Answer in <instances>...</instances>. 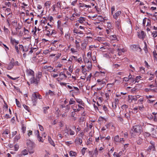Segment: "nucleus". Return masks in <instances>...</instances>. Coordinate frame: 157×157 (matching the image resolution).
<instances>
[{"label": "nucleus", "instance_id": "nucleus-1", "mask_svg": "<svg viewBox=\"0 0 157 157\" xmlns=\"http://www.w3.org/2000/svg\"><path fill=\"white\" fill-rule=\"evenodd\" d=\"M133 129L135 132L140 133L142 131V127L140 125H137L133 127Z\"/></svg>", "mask_w": 157, "mask_h": 157}, {"label": "nucleus", "instance_id": "nucleus-2", "mask_svg": "<svg viewBox=\"0 0 157 157\" xmlns=\"http://www.w3.org/2000/svg\"><path fill=\"white\" fill-rule=\"evenodd\" d=\"M29 77V81L31 84H34L36 85H38L39 82V80L37 79V77L35 78L34 76Z\"/></svg>", "mask_w": 157, "mask_h": 157}, {"label": "nucleus", "instance_id": "nucleus-3", "mask_svg": "<svg viewBox=\"0 0 157 157\" xmlns=\"http://www.w3.org/2000/svg\"><path fill=\"white\" fill-rule=\"evenodd\" d=\"M11 43L13 44L15 46V48L17 52L18 53H19V49L18 47L17 46V45L19 43V41L18 40H16L15 39H11Z\"/></svg>", "mask_w": 157, "mask_h": 157}, {"label": "nucleus", "instance_id": "nucleus-4", "mask_svg": "<svg viewBox=\"0 0 157 157\" xmlns=\"http://www.w3.org/2000/svg\"><path fill=\"white\" fill-rule=\"evenodd\" d=\"M26 73L27 75V77L29 79V77H33L34 76V71L31 69H27L26 70Z\"/></svg>", "mask_w": 157, "mask_h": 157}, {"label": "nucleus", "instance_id": "nucleus-5", "mask_svg": "<svg viewBox=\"0 0 157 157\" xmlns=\"http://www.w3.org/2000/svg\"><path fill=\"white\" fill-rule=\"evenodd\" d=\"M37 95L35 93H33L32 95V101L33 103V105H36V101L37 100Z\"/></svg>", "mask_w": 157, "mask_h": 157}, {"label": "nucleus", "instance_id": "nucleus-6", "mask_svg": "<svg viewBox=\"0 0 157 157\" xmlns=\"http://www.w3.org/2000/svg\"><path fill=\"white\" fill-rule=\"evenodd\" d=\"M27 148L29 147H34L35 144L34 143L30 140H28L26 142Z\"/></svg>", "mask_w": 157, "mask_h": 157}, {"label": "nucleus", "instance_id": "nucleus-7", "mask_svg": "<svg viewBox=\"0 0 157 157\" xmlns=\"http://www.w3.org/2000/svg\"><path fill=\"white\" fill-rule=\"evenodd\" d=\"M49 95L51 96H54L55 95L54 92L53 91H52L50 90H48V92H47L46 94V97H48V95Z\"/></svg>", "mask_w": 157, "mask_h": 157}, {"label": "nucleus", "instance_id": "nucleus-8", "mask_svg": "<svg viewBox=\"0 0 157 157\" xmlns=\"http://www.w3.org/2000/svg\"><path fill=\"white\" fill-rule=\"evenodd\" d=\"M130 47L132 50L135 51H137L138 50V49H140V51L141 50L139 46H137L136 45H132Z\"/></svg>", "mask_w": 157, "mask_h": 157}, {"label": "nucleus", "instance_id": "nucleus-9", "mask_svg": "<svg viewBox=\"0 0 157 157\" xmlns=\"http://www.w3.org/2000/svg\"><path fill=\"white\" fill-rule=\"evenodd\" d=\"M138 37L141 39H144L145 36V35L144 31H142L140 33H138Z\"/></svg>", "mask_w": 157, "mask_h": 157}, {"label": "nucleus", "instance_id": "nucleus-10", "mask_svg": "<svg viewBox=\"0 0 157 157\" xmlns=\"http://www.w3.org/2000/svg\"><path fill=\"white\" fill-rule=\"evenodd\" d=\"M114 140L116 142H121L122 140L124 141L123 138H120L119 136H116L114 138Z\"/></svg>", "mask_w": 157, "mask_h": 157}, {"label": "nucleus", "instance_id": "nucleus-11", "mask_svg": "<svg viewBox=\"0 0 157 157\" xmlns=\"http://www.w3.org/2000/svg\"><path fill=\"white\" fill-rule=\"evenodd\" d=\"M97 81L98 82H100L99 84L101 85L102 87L104 86L106 84L105 82L103 80H101L100 79H98Z\"/></svg>", "mask_w": 157, "mask_h": 157}, {"label": "nucleus", "instance_id": "nucleus-12", "mask_svg": "<svg viewBox=\"0 0 157 157\" xmlns=\"http://www.w3.org/2000/svg\"><path fill=\"white\" fill-rule=\"evenodd\" d=\"M121 13V12L120 11H117L116 13L114 14L113 16V17L115 19H117L118 18V16L120 15Z\"/></svg>", "mask_w": 157, "mask_h": 157}, {"label": "nucleus", "instance_id": "nucleus-13", "mask_svg": "<svg viewBox=\"0 0 157 157\" xmlns=\"http://www.w3.org/2000/svg\"><path fill=\"white\" fill-rule=\"evenodd\" d=\"M36 134L37 135V139L40 142H43V140H42V137L40 136H39V131H38V130L37 131V133Z\"/></svg>", "mask_w": 157, "mask_h": 157}, {"label": "nucleus", "instance_id": "nucleus-14", "mask_svg": "<svg viewBox=\"0 0 157 157\" xmlns=\"http://www.w3.org/2000/svg\"><path fill=\"white\" fill-rule=\"evenodd\" d=\"M137 96H136L135 97L132 96H128L129 100H131V101H132V100L136 101L137 100Z\"/></svg>", "mask_w": 157, "mask_h": 157}, {"label": "nucleus", "instance_id": "nucleus-15", "mask_svg": "<svg viewBox=\"0 0 157 157\" xmlns=\"http://www.w3.org/2000/svg\"><path fill=\"white\" fill-rule=\"evenodd\" d=\"M26 126L24 124H22L21 130H22V132L23 134L25 133L26 131Z\"/></svg>", "mask_w": 157, "mask_h": 157}, {"label": "nucleus", "instance_id": "nucleus-16", "mask_svg": "<svg viewBox=\"0 0 157 157\" xmlns=\"http://www.w3.org/2000/svg\"><path fill=\"white\" fill-rule=\"evenodd\" d=\"M21 48L23 50V52H25L28 50V47L26 46L25 47H23L22 45H20V49Z\"/></svg>", "mask_w": 157, "mask_h": 157}, {"label": "nucleus", "instance_id": "nucleus-17", "mask_svg": "<svg viewBox=\"0 0 157 157\" xmlns=\"http://www.w3.org/2000/svg\"><path fill=\"white\" fill-rule=\"evenodd\" d=\"M34 147H29L27 148L28 151L29 152L30 154H32L34 152V150L33 149V148Z\"/></svg>", "mask_w": 157, "mask_h": 157}, {"label": "nucleus", "instance_id": "nucleus-18", "mask_svg": "<svg viewBox=\"0 0 157 157\" xmlns=\"http://www.w3.org/2000/svg\"><path fill=\"white\" fill-rule=\"evenodd\" d=\"M48 140L49 143L52 145H53L54 146H55V145H54L55 144H54V142L52 140V139L49 136H48Z\"/></svg>", "mask_w": 157, "mask_h": 157}, {"label": "nucleus", "instance_id": "nucleus-19", "mask_svg": "<svg viewBox=\"0 0 157 157\" xmlns=\"http://www.w3.org/2000/svg\"><path fill=\"white\" fill-rule=\"evenodd\" d=\"M79 4L80 5L79 7H83L84 6L86 7V8H90L91 6L89 5H86L84 3H79Z\"/></svg>", "mask_w": 157, "mask_h": 157}, {"label": "nucleus", "instance_id": "nucleus-20", "mask_svg": "<svg viewBox=\"0 0 157 157\" xmlns=\"http://www.w3.org/2000/svg\"><path fill=\"white\" fill-rule=\"evenodd\" d=\"M152 145L150 146H149L148 150L149 151V150H152L154 151L155 150V147L153 144H152V143H151Z\"/></svg>", "mask_w": 157, "mask_h": 157}, {"label": "nucleus", "instance_id": "nucleus-21", "mask_svg": "<svg viewBox=\"0 0 157 157\" xmlns=\"http://www.w3.org/2000/svg\"><path fill=\"white\" fill-rule=\"evenodd\" d=\"M76 101L78 103H79L80 104L83 105L84 104V103L82 101L81 99H75Z\"/></svg>", "mask_w": 157, "mask_h": 157}, {"label": "nucleus", "instance_id": "nucleus-22", "mask_svg": "<svg viewBox=\"0 0 157 157\" xmlns=\"http://www.w3.org/2000/svg\"><path fill=\"white\" fill-rule=\"evenodd\" d=\"M13 63H10L8 65L7 68L8 70H10L13 68Z\"/></svg>", "mask_w": 157, "mask_h": 157}, {"label": "nucleus", "instance_id": "nucleus-23", "mask_svg": "<svg viewBox=\"0 0 157 157\" xmlns=\"http://www.w3.org/2000/svg\"><path fill=\"white\" fill-rule=\"evenodd\" d=\"M85 21V18L83 17H80L78 21L80 23H82L84 21Z\"/></svg>", "mask_w": 157, "mask_h": 157}, {"label": "nucleus", "instance_id": "nucleus-24", "mask_svg": "<svg viewBox=\"0 0 157 157\" xmlns=\"http://www.w3.org/2000/svg\"><path fill=\"white\" fill-rule=\"evenodd\" d=\"M107 28L108 29H113V27L112 26V24L109 22H107Z\"/></svg>", "mask_w": 157, "mask_h": 157}, {"label": "nucleus", "instance_id": "nucleus-25", "mask_svg": "<svg viewBox=\"0 0 157 157\" xmlns=\"http://www.w3.org/2000/svg\"><path fill=\"white\" fill-rule=\"evenodd\" d=\"M73 110H74V112H72V114H71V116L72 117H74V115H75V112H77V111H80V109H73Z\"/></svg>", "mask_w": 157, "mask_h": 157}, {"label": "nucleus", "instance_id": "nucleus-26", "mask_svg": "<svg viewBox=\"0 0 157 157\" xmlns=\"http://www.w3.org/2000/svg\"><path fill=\"white\" fill-rule=\"evenodd\" d=\"M87 44L86 43H83L82 44V48H81L82 50H84L86 48Z\"/></svg>", "mask_w": 157, "mask_h": 157}, {"label": "nucleus", "instance_id": "nucleus-27", "mask_svg": "<svg viewBox=\"0 0 157 157\" xmlns=\"http://www.w3.org/2000/svg\"><path fill=\"white\" fill-rule=\"evenodd\" d=\"M122 154V152H120L118 154H117V153H116L115 152H114L113 155L114 156H116V157H119L120 156H121Z\"/></svg>", "mask_w": 157, "mask_h": 157}, {"label": "nucleus", "instance_id": "nucleus-28", "mask_svg": "<svg viewBox=\"0 0 157 157\" xmlns=\"http://www.w3.org/2000/svg\"><path fill=\"white\" fill-rule=\"evenodd\" d=\"M69 154H70V155L71 156H75L77 154H76V152H74L72 151H71L70 152Z\"/></svg>", "mask_w": 157, "mask_h": 157}, {"label": "nucleus", "instance_id": "nucleus-29", "mask_svg": "<svg viewBox=\"0 0 157 157\" xmlns=\"http://www.w3.org/2000/svg\"><path fill=\"white\" fill-rule=\"evenodd\" d=\"M21 154L22 155H25L28 154V151L26 149H24L22 151Z\"/></svg>", "mask_w": 157, "mask_h": 157}, {"label": "nucleus", "instance_id": "nucleus-30", "mask_svg": "<svg viewBox=\"0 0 157 157\" xmlns=\"http://www.w3.org/2000/svg\"><path fill=\"white\" fill-rule=\"evenodd\" d=\"M75 101L73 100V98H71L70 99V101L69 102V105L71 104H75Z\"/></svg>", "mask_w": 157, "mask_h": 157}, {"label": "nucleus", "instance_id": "nucleus-31", "mask_svg": "<svg viewBox=\"0 0 157 157\" xmlns=\"http://www.w3.org/2000/svg\"><path fill=\"white\" fill-rule=\"evenodd\" d=\"M113 29H107L106 30V33L107 34H109L110 33H112V30Z\"/></svg>", "mask_w": 157, "mask_h": 157}, {"label": "nucleus", "instance_id": "nucleus-32", "mask_svg": "<svg viewBox=\"0 0 157 157\" xmlns=\"http://www.w3.org/2000/svg\"><path fill=\"white\" fill-rule=\"evenodd\" d=\"M49 107L48 106L45 107H44V112L45 113H47V110L49 109Z\"/></svg>", "mask_w": 157, "mask_h": 157}, {"label": "nucleus", "instance_id": "nucleus-33", "mask_svg": "<svg viewBox=\"0 0 157 157\" xmlns=\"http://www.w3.org/2000/svg\"><path fill=\"white\" fill-rule=\"evenodd\" d=\"M152 35L153 37H156L157 36V32L156 31H154L152 32Z\"/></svg>", "mask_w": 157, "mask_h": 157}, {"label": "nucleus", "instance_id": "nucleus-34", "mask_svg": "<svg viewBox=\"0 0 157 157\" xmlns=\"http://www.w3.org/2000/svg\"><path fill=\"white\" fill-rule=\"evenodd\" d=\"M42 76V72H39L38 73V75L37 76V79H39L40 80V78H41Z\"/></svg>", "mask_w": 157, "mask_h": 157}, {"label": "nucleus", "instance_id": "nucleus-35", "mask_svg": "<svg viewBox=\"0 0 157 157\" xmlns=\"http://www.w3.org/2000/svg\"><path fill=\"white\" fill-rule=\"evenodd\" d=\"M10 8L6 9L5 11V14L7 13V15H9L10 13Z\"/></svg>", "mask_w": 157, "mask_h": 157}, {"label": "nucleus", "instance_id": "nucleus-36", "mask_svg": "<svg viewBox=\"0 0 157 157\" xmlns=\"http://www.w3.org/2000/svg\"><path fill=\"white\" fill-rule=\"evenodd\" d=\"M128 105H127L125 104L121 106V108L123 109H127L128 108Z\"/></svg>", "mask_w": 157, "mask_h": 157}, {"label": "nucleus", "instance_id": "nucleus-37", "mask_svg": "<svg viewBox=\"0 0 157 157\" xmlns=\"http://www.w3.org/2000/svg\"><path fill=\"white\" fill-rule=\"evenodd\" d=\"M117 51H118V54L119 56H120L122 54V50L121 49L117 48Z\"/></svg>", "mask_w": 157, "mask_h": 157}, {"label": "nucleus", "instance_id": "nucleus-38", "mask_svg": "<svg viewBox=\"0 0 157 157\" xmlns=\"http://www.w3.org/2000/svg\"><path fill=\"white\" fill-rule=\"evenodd\" d=\"M153 54L154 55V57L155 60H157V57H156L157 56V53L155 51V52H153Z\"/></svg>", "mask_w": 157, "mask_h": 157}, {"label": "nucleus", "instance_id": "nucleus-39", "mask_svg": "<svg viewBox=\"0 0 157 157\" xmlns=\"http://www.w3.org/2000/svg\"><path fill=\"white\" fill-rule=\"evenodd\" d=\"M111 39L112 40H116L117 39L116 37V35H112L111 36H110Z\"/></svg>", "mask_w": 157, "mask_h": 157}, {"label": "nucleus", "instance_id": "nucleus-40", "mask_svg": "<svg viewBox=\"0 0 157 157\" xmlns=\"http://www.w3.org/2000/svg\"><path fill=\"white\" fill-rule=\"evenodd\" d=\"M79 42L77 41V40H76L75 41V43L76 44V47L77 48H80V45L79 44Z\"/></svg>", "mask_w": 157, "mask_h": 157}, {"label": "nucleus", "instance_id": "nucleus-41", "mask_svg": "<svg viewBox=\"0 0 157 157\" xmlns=\"http://www.w3.org/2000/svg\"><path fill=\"white\" fill-rule=\"evenodd\" d=\"M19 148V146L18 145L16 144L14 146V150L17 151L18 150Z\"/></svg>", "mask_w": 157, "mask_h": 157}, {"label": "nucleus", "instance_id": "nucleus-42", "mask_svg": "<svg viewBox=\"0 0 157 157\" xmlns=\"http://www.w3.org/2000/svg\"><path fill=\"white\" fill-rule=\"evenodd\" d=\"M51 4V2L50 1H47L45 3V6H50Z\"/></svg>", "mask_w": 157, "mask_h": 157}, {"label": "nucleus", "instance_id": "nucleus-43", "mask_svg": "<svg viewBox=\"0 0 157 157\" xmlns=\"http://www.w3.org/2000/svg\"><path fill=\"white\" fill-rule=\"evenodd\" d=\"M33 134V132L31 130H29L28 131V135L29 136H30Z\"/></svg>", "mask_w": 157, "mask_h": 157}, {"label": "nucleus", "instance_id": "nucleus-44", "mask_svg": "<svg viewBox=\"0 0 157 157\" xmlns=\"http://www.w3.org/2000/svg\"><path fill=\"white\" fill-rule=\"evenodd\" d=\"M75 140L78 141L80 144L82 143V139L80 138L76 139Z\"/></svg>", "mask_w": 157, "mask_h": 157}, {"label": "nucleus", "instance_id": "nucleus-45", "mask_svg": "<svg viewBox=\"0 0 157 157\" xmlns=\"http://www.w3.org/2000/svg\"><path fill=\"white\" fill-rule=\"evenodd\" d=\"M112 106L114 108L116 109L117 107L116 103L115 102H112Z\"/></svg>", "mask_w": 157, "mask_h": 157}, {"label": "nucleus", "instance_id": "nucleus-46", "mask_svg": "<svg viewBox=\"0 0 157 157\" xmlns=\"http://www.w3.org/2000/svg\"><path fill=\"white\" fill-rule=\"evenodd\" d=\"M23 106H24V108H25L28 111H29V107L27 106L26 105H25V104H24L23 105Z\"/></svg>", "mask_w": 157, "mask_h": 157}, {"label": "nucleus", "instance_id": "nucleus-47", "mask_svg": "<svg viewBox=\"0 0 157 157\" xmlns=\"http://www.w3.org/2000/svg\"><path fill=\"white\" fill-rule=\"evenodd\" d=\"M23 31H24V32L25 34H27L29 33L28 30L26 29L25 28H23Z\"/></svg>", "mask_w": 157, "mask_h": 157}, {"label": "nucleus", "instance_id": "nucleus-48", "mask_svg": "<svg viewBox=\"0 0 157 157\" xmlns=\"http://www.w3.org/2000/svg\"><path fill=\"white\" fill-rule=\"evenodd\" d=\"M141 78V76H137V77H136V78H135V80H135H135H136L135 82H138V81H138L139 79H140Z\"/></svg>", "mask_w": 157, "mask_h": 157}, {"label": "nucleus", "instance_id": "nucleus-49", "mask_svg": "<svg viewBox=\"0 0 157 157\" xmlns=\"http://www.w3.org/2000/svg\"><path fill=\"white\" fill-rule=\"evenodd\" d=\"M86 149H87L86 148H85L83 147V148L82 150V151H81L82 154L83 155H84V154H85V150Z\"/></svg>", "mask_w": 157, "mask_h": 157}, {"label": "nucleus", "instance_id": "nucleus-50", "mask_svg": "<svg viewBox=\"0 0 157 157\" xmlns=\"http://www.w3.org/2000/svg\"><path fill=\"white\" fill-rule=\"evenodd\" d=\"M61 3L60 2H58L57 3V4H56V6L59 8L61 9Z\"/></svg>", "mask_w": 157, "mask_h": 157}, {"label": "nucleus", "instance_id": "nucleus-51", "mask_svg": "<svg viewBox=\"0 0 157 157\" xmlns=\"http://www.w3.org/2000/svg\"><path fill=\"white\" fill-rule=\"evenodd\" d=\"M128 78H129V79H132V82H133L135 81L134 78H133V77H132V75H131L130 74L129 75V76H128Z\"/></svg>", "mask_w": 157, "mask_h": 157}, {"label": "nucleus", "instance_id": "nucleus-52", "mask_svg": "<svg viewBox=\"0 0 157 157\" xmlns=\"http://www.w3.org/2000/svg\"><path fill=\"white\" fill-rule=\"evenodd\" d=\"M38 126L40 130L41 131H43L44 130V128L43 127L39 124H38Z\"/></svg>", "mask_w": 157, "mask_h": 157}, {"label": "nucleus", "instance_id": "nucleus-53", "mask_svg": "<svg viewBox=\"0 0 157 157\" xmlns=\"http://www.w3.org/2000/svg\"><path fill=\"white\" fill-rule=\"evenodd\" d=\"M70 132V135H74L75 134V132L73 131L71 129H69Z\"/></svg>", "mask_w": 157, "mask_h": 157}, {"label": "nucleus", "instance_id": "nucleus-54", "mask_svg": "<svg viewBox=\"0 0 157 157\" xmlns=\"http://www.w3.org/2000/svg\"><path fill=\"white\" fill-rule=\"evenodd\" d=\"M16 104L18 107H20V104L18 101L17 100V99H15Z\"/></svg>", "mask_w": 157, "mask_h": 157}, {"label": "nucleus", "instance_id": "nucleus-55", "mask_svg": "<svg viewBox=\"0 0 157 157\" xmlns=\"http://www.w3.org/2000/svg\"><path fill=\"white\" fill-rule=\"evenodd\" d=\"M150 76H150V78H149V80H151L153 79L154 78V76L153 75H152L151 74H150Z\"/></svg>", "mask_w": 157, "mask_h": 157}, {"label": "nucleus", "instance_id": "nucleus-56", "mask_svg": "<svg viewBox=\"0 0 157 157\" xmlns=\"http://www.w3.org/2000/svg\"><path fill=\"white\" fill-rule=\"evenodd\" d=\"M148 22H147V26H148L151 25V22L150 20L149 19H148Z\"/></svg>", "mask_w": 157, "mask_h": 157}, {"label": "nucleus", "instance_id": "nucleus-57", "mask_svg": "<svg viewBox=\"0 0 157 157\" xmlns=\"http://www.w3.org/2000/svg\"><path fill=\"white\" fill-rule=\"evenodd\" d=\"M5 5L8 6V7H10V2H6L5 3Z\"/></svg>", "mask_w": 157, "mask_h": 157}, {"label": "nucleus", "instance_id": "nucleus-58", "mask_svg": "<svg viewBox=\"0 0 157 157\" xmlns=\"http://www.w3.org/2000/svg\"><path fill=\"white\" fill-rule=\"evenodd\" d=\"M84 121V117H81L80 118L79 122H83Z\"/></svg>", "mask_w": 157, "mask_h": 157}, {"label": "nucleus", "instance_id": "nucleus-59", "mask_svg": "<svg viewBox=\"0 0 157 157\" xmlns=\"http://www.w3.org/2000/svg\"><path fill=\"white\" fill-rule=\"evenodd\" d=\"M92 67V64L91 63V62H90V64L87 67L88 69H90Z\"/></svg>", "mask_w": 157, "mask_h": 157}, {"label": "nucleus", "instance_id": "nucleus-60", "mask_svg": "<svg viewBox=\"0 0 157 157\" xmlns=\"http://www.w3.org/2000/svg\"><path fill=\"white\" fill-rule=\"evenodd\" d=\"M136 142L138 144H140L142 143L141 140L140 139L138 140Z\"/></svg>", "mask_w": 157, "mask_h": 157}, {"label": "nucleus", "instance_id": "nucleus-61", "mask_svg": "<svg viewBox=\"0 0 157 157\" xmlns=\"http://www.w3.org/2000/svg\"><path fill=\"white\" fill-rule=\"evenodd\" d=\"M94 154H95V155H97L98 154V151L97 150V148H96L95 150L94 151Z\"/></svg>", "mask_w": 157, "mask_h": 157}, {"label": "nucleus", "instance_id": "nucleus-62", "mask_svg": "<svg viewBox=\"0 0 157 157\" xmlns=\"http://www.w3.org/2000/svg\"><path fill=\"white\" fill-rule=\"evenodd\" d=\"M103 110L105 111H106L108 110L107 108L105 105H104L103 106Z\"/></svg>", "mask_w": 157, "mask_h": 157}, {"label": "nucleus", "instance_id": "nucleus-63", "mask_svg": "<svg viewBox=\"0 0 157 157\" xmlns=\"http://www.w3.org/2000/svg\"><path fill=\"white\" fill-rule=\"evenodd\" d=\"M146 18H145L143 20V25L144 26L145 25V23H146Z\"/></svg>", "mask_w": 157, "mask_h": 157}, {"label": "nucleus", "instance_id": "nucleus-64", "mask_svg": "<svg viewBox=\"0 0 157 157\" xmlns=\"http://www.w3.org/2000/svg\"><path fill=\"white\" fill-rule=\"evenodd\" d=\"M9 132H10L8 130H6L3 133V134H5L7 135L9 133Z\"/></svg>", "mask_w": 157, "mask_h": 157}]
</instances>
